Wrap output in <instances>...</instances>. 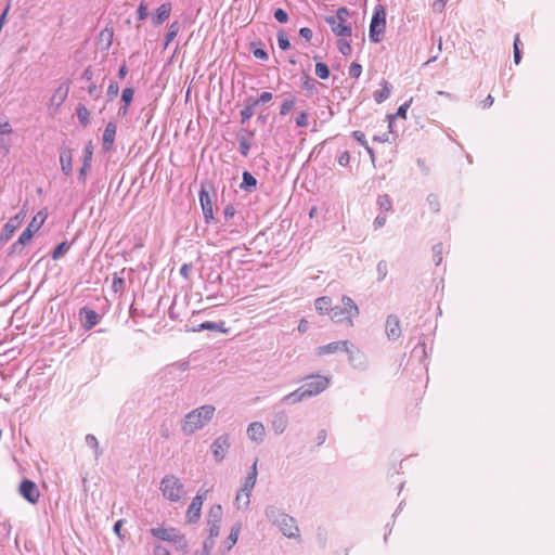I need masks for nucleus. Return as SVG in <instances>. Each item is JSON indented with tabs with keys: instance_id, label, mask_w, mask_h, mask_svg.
I'll list each match as a JSON object with an SVG mask.
<instances>
[{
	"instance_id": "obj_1",
	"label": "nucleus",
	"mask_w": 555,
	"mask_h": 555,
	"mask_svg": "<svg viewBox=\"0 0 555 555\" xmlns=\"http://www.w3.org/2000/svg\"><path fill=\"white\" fill-rule=\"evenodd\" d=\"M216 408L211 404H205L189 412L181 422V431L185 436H191L197 430L204 428L214 417Z\"/></svg>"
},
{
	"instance_id": "obj_2",
	"label": "nucleus",
	"mask_w": 555,
	"mask_h": 555,
	"mask_svg": "<svg viewBox=\"0 0 555 555\" xmlns=\"http://www.w3.org/2000/svg\"><path fill=\"white\" fill-rule=\"evenodd\" d=\"M159 490L170 502H179L185 493L184 485L175 475H166L160 481Z\"/></svg>"
},
{
	"instance_id": "obj_3",
	"label": "nucleus",
	"mask_w": 555,
	"mask_h": 555,
	"mask_svg": "<svg viewBox=\"0 0 555 555\" xmlns=\"http://www.w3.org/2000/svg\"><path fill=\"white\" fill-rule=\"evenodd\" d=\"M349 10L345 7L336 11V15L327 16L326 23L331 26L332 31L338 37H349L352 34L351 26L346 24L349 17Z\"/></svg>"
},
{
	"instance_id": "obj_4",
	"label": "nucleus",
	"mask_w": 555,
	"mask_h": 555,
	"mask_svg": "<svg viewBox=\"0 0 555 555\" xmlns=\"http://www.w3.org/2000/svg\"><path fill=\"white\" fill-rule=\"evenodd\" d=\"M341 301L344 307H334L331 309V319L334 322H343L344 320H347L348 324L352 326V318L359 314V308L348 296H343Z\"/></svg>"
},
{
	"instance_id": "obj_5",
	"label": "nucleus",
	"mask_w": 555,
	"mask_h": 555,
	"mask_svg": "<svg viewBox=\"0 0 555 555\" xmlns=\"http://www.w3.org/2000/svg\"><path fill=\"white\" fill-rule=\"evenodd\" d=\"M386 28V12L383 5L375 7L374 14L370 24V39L373 42H379Z\"/></svg>"
},
{
	"instance_id": "obj_6",
	"label": "nucleus",
	"mask_w": 555,
	"mask_h": 555,
	"mask_svg": "<svg viewBox=\"0 0 555 555\" xmlns=\"http://www.w3.org/2000/svg\"><path fill=\"white\" fill-rule=\"evenodd\" d=\"M151 533L153 537H155L159 540L173 542L181 547L186 546L184 537L181 535L179 533V531L175 528H164V527L152 528Z\"/></svg>"
},
{
	"instance_id": "obj_7",
	"label": "nucleus",
	"mask_w": 555,
	"mask_h": 555,
	"mask_svg": "<svg viewBox=\"0 0 555 555\" xmlns=\"http://www.w3.org/2000/svg\"><path fill=\"white\" fill-rule=\"evenodd\" d=\"M309 378L311 380L301 386V389L305 390L307 398L321 393L330 385V378L325 376L312 375Z\"/></svg>"
},
{
	"instance_id": "obj_8",
	"label": "nucleus",
	"mask_w": 555,
	"mask_h": 555,
	"mask_svg": "<svg viewBox=\"0 0 555 555\" xmlns=\"http://www.w3.org/2000/svg\"><path fill=\"white\" fill-rule=\"evenodd\" d=\"M207 493H208L207 489H199L197 494L193 498V500L186 511V518H188L189 522L195 524L198 521V519L201 517L202 506H203L204 500L207 496Z\"/></svg>"
},
{
	"instance_id": "obj_9",
	"label": "nucleus",
	"mask_w": 555,
	"mask_h": 555,
	"mask_svg": "<svg viewBox=\"0 0 555 555\" xmlns=\"http://www.w3.org/2000/svg\"><path fill=\"white\" fill-rule=\"evenodd\" d=\"M25 217H26V212L24 210H21L17 215H15L14 217L9 219V221L3 225L1 233H0V243L1 244H4L9 240H11L15 230L17 228H20V225L24 221Z\"/></svg>"
},
{
	"instance_id": "obj_10",
	"label": "nucleus",
	"mask_w": 555,
	"mask_h": 555,
	"mask_svg": "<svg viewBox=\"0 0 555 555\" xmlns=\"http://www.w3.org/2000/svg\"><path fill=\"white\" fill-rule=\"evenodd\" d=\"M47 216L39 211L29 222L27 228L22 232L18 237V243H28L33 238L34 234L37 233L42 224L44 223Z\"/></svg>"
},
{
	"instance_id": "obj_11",
	"label": "nucleus",
	"mask_w": 555,
	"mask_h": 555,
	"mask_svg": "<svg viewBox=\"0 0 555 555\" xmlns=\"http://www.w3.org/2000/svg\"><path fill=\"white\" fill-rule=\"evenodd\" d=\"M20 494L31 504H36L40 498L37 485L29 479H25L21 482Z\"/></svg>"
},
{
	"instance_id": "obj_12",
	"label": "nucleus",
	"mask_w": 555,
	"mask_h": 555,
	"mask_svg": "<svg viewBox=\"0 0 555 555\" xmlns=\"http://www.w3.org/2000/svg\"><path fill=\"white\" fill-rule=\"evenodd\" d=\"M230 448V438L228 435H221L216 438L211 444L212 455L216 462H221Z\"/></svg>"
},
{
	"instance_id": "obj_13",
	"label": "nucleus",
	"mask_w": 555,
	"mask_h": 555,
	"mask_svg": "<svg viewBox=\"0 0 555 555\" xmlns=\"http://www.w3.org/2000/svg\"><path fill=\"white\" fill-rule=\"evenodd\" d=\"M280 528L281 532L287 538H297L299 534V529L296 525V521L289 515L283 516L281 520L276 524Z\"/></svg>"
},
{
	"instance_id": "obj_14",
	"label": "nucleus",
	"mask_w": 555,
	"mask_h": 555,
	"mask_svg": "<svg viewBox=\"0 0 555 555\" xmlns=\"http://www.w3.org/2000/svg\"><path fill=\"white\" fill-rule=\"evenodd\" d=\"M350 346L351 344L348 340L333 341L327 345L318 347L315 352L318 356L335 353L340 350L350 352Z\"/></svg>"
},
{
	"instance_id": "obj_15",
	"label": "nucleus",
	"mask_w": 555,
	"mask_h": 555,
	"mask_svg": "<svg viewBox=\"0 0 555 555\" xmlns=\"http://www.w3.org/2000/svg\"><path fill=\"white\" fill-rule=\"evenodd\" d=\"M79 315L82 321V326L86 330H91L100 322L101 319L100 314L96 311L88 307L81 308L79 311Z\"/></svg>"
},
{
	"instance_id": "obj_16",
	"label": "nucleus",
	"mask_w": 555,
	"mask_h": 555,
	"mask_svg": "<svg viewBox=\"0 0 555 555\" xmlns=\"http://www.w3.org/2000/svg\"><path fill=\"white\" fill-rule=\"evenodd\" d=\"M171 11L172 5L169 2L159 5L151 16L153 25L160 26L164 22H166L169 18Z\"/></svg>"
},
{
	"instance_id": "obj_17",
	"label": "nucleus",
	"mask_w": 555,
	"mask_h": 555,
	"mask_svg": "<svg viewBox=\"0 0 555 555\" xmlns=\"http://www.w3.org/2000/svg\"><path fill=\"white\" fill-rule=\"evenodd\" d=\"M385 331L388 339L396 340L401 336L400 321L396 315H388L385 324Z\"/></svg>"
},
{
	"instance_id": "obj_18",
	"label": "nucleus",
	"mask_w": 555,
	"mask_h": 555,
	"mask_svg": "<svg viewBox=\"0 0 555 555\" xmlns=\"http://www.w3.org/2000/svg\"><path fill=\"white\" fill-rule=\"evenodd\" d=\"M93 157V145L92 142H89L85 147L83 162L82 166L79 170V180L86 182L87 173L91 168Z\"/></svg>"
},
{
	"instance_id": "obj_19",
	"label": "nucleus",
	"mask_w": 555,
	"mask_h": 555,
	"mask_svg": "<svg viewBox=\"0 0 555 555\" xmlns=\"http://www.w3.org/2000/svg\"><path fill=\"white\" fill-rule=\"evenodd\" d=\"M68 94V87L61 85L50 99L49 109L54 113L66 100Z\"/></svg>"
},
{
	"instance_id": "obj_20",
	"label": "nucleus",
	"mask_w": 555,
	"mask_h": 555,
	"mask_svg": "<svg viewBox=\"0 0 555 555\" xmlns=\"http://www.w3.org/2000/svg\"><path fill=\"white\" fill-rule=\"evenodd\" d=\"M117 126L115 122H108L105 127L103 133V150L108 152L112 150L115 137H116Z\"/></svg>"
},
{
	"instance_id": "obj_21",
	"label": "nucleus",
	"mask_w": 555,
	"mask_h": 555,
	"mask_svg": "<svg viewBox=\"0 0 555 555\" xmlns=\"http://www.w3.org/2000/svg\"><path fill=\"white\" fill-rule=\"evenodd\" d=\"M259 104V101H256V98L248 96L245 100L244 107L241 111V122L245 124L247 120H249L254 114H255V107Z\"/></svg>"
},
{
	"instance_id": "obj_22",
	"label": "nucleus",
	"mask_w": 555,
	"mask_h": 555,
	"mask_svg": "<svg viewBox=\"0 0 555 555\" xmlns=\"http://www.w3.org/2000/svg\"><path fill=\"white\" fill-rule=\"evenodd\" d=\"M247 436L250 440L260 442L263 440L264 426L260 422H254L248 425Z\"/></svg>"
},
{
	"instance_id": "obj_23",
	"label": "nucleus",
	"mask_w": 555,
	"mask_h": 555,
	"mask_svg": "<svg viewBox=\"0 0 555 555\" xmlns=\"http://www.w3.org/2000/svg\"><path fill=\"white\" fill-rule=\"evenodd\" d=\"M199 202H201L203 214H204L206 220L211 219L214 217L212 216V204H211L209 194L204 189V186H202V189L199 191Z\"/></svg>"
},
{
	"instance_id": "obj_24",
	"label": "nucleus",
	"mask_w": 555,
	"mask_h": 555,
	"mask_svg": "<svg viewBox=\"0 0 555 555\" xmlns=\"http://www.w3.org/2000/svg\"><path fill=\"white\" fill-rule=\"evenodd\" d=\"M272 429L276 434H283L288 425V418L284 412H279L273 415L272 418Z\"/></svg>"
},
{
	"instance_id": "obj_25",
	"label": "nucleus",
	"mask_w": 555,
	"mask_h": 555,
	"mask_svg": "<svg viewBox=\"0 0 555 555\" xmlns=\"http://www.w3.org/2000/svg\"><path fill=\"white\" fill-rule=\"evenodd\" d=\"M257 463H258V460L256 459L254 464L251 465L250 472L248 473V475L244 481V485L242 487V492L246 491V492L250 493L253 488L255 487L256 481H257V475H258Z\"/></svg>"
},
{
	"instance_id": "obj_26",
	"label": "nucleus",
	"mask_w": 555,
	"mask_h": 555,
	"mask_svg": "<svg viewBox=\"0 0 555 555\" xmlns=\"http://www.w3.org/2000/svg\"><path fill=\"white\" fill-rule=\"evenodd\" d=\"M62 171L64 175L69 176L73 171V158L70 150H63L60 155Z\"/></svg>"
},
{
	"instance_id": "obj_27",
	"label": "nucleus",
	"mask_w": 555,
	"mask_h": 555,
	"mask_svg": "<svg viewBox=\"0 0 555 555\" xmlns=\"http://www.w3.org/2000/svg\"><path fill=\"white\" fill-rule=\"evenodd\" d=\"M209 537L204 543L206 550H211L215 545V539L219 535L220 522H207Z\"/></svg>"
},
{
	"instance_id": "obj_28",
	"label": "nucleus",
	"mask_w": 555,
	"mask_h": 555,
	"mask_svg": "<svg viewBox=\"0 0 555 555\" xmlns=\"http://www.w3.org/2000/svg\"><path fill=\"white\" fill-rule=\"evenodd\" d=\"M253 137L251 132H244L237 134V140L240 143V153L246 157L248 156L249 149H250V138Z\"/></svg>"
},
{
	"instance_id": "obj_29",
	"label": "nucleus",
	"mask_w": 555,
	"mask_h": 555,
	"mask_svg": "<svg viewBox=\"0 0 555 555\" xmlns=\"http://www.w3.org/2000/svg\"><path fill=\"white\" fill-rule=\"evenodd\" d=\"M306 398H307V396L305 393V390H302L301 387H299L295 391L284 396L281 399V403H283V404H286V403H298V402L305 400Z\"/></svg>"
},
{
	"instance_id": "obj_30",
	"label": "nucleus",
	"mask_w": 555,
	"mask_h": 555,
	"mask_svg": "<svg viewBox=\"0 0 555 555\" xmlns=\"http://www.w3.org/2000/svg\"><path fill=\"white\" fill-rule=\"evenodd\" d=\"M264 514H266V517L275 526L281 520V518H283V516L286 515L280 508L272 506V505H270L266 508Z\"/></svg>"
},
{
	"instance_id": "obj_31",
	"label": "nucleus",
	"mask_w": 555,
	"mask_h": 555,
	"mask_svg": "<svg viewBox=\"0 0 555 555\" xmlns=\"http://www.w3.org/2000/svg\"><path fill=\"white\" fill-rule=\"evenodd\" d=\"M391 88L388 81L383 80L382 89L374 92V100L377 103H383L390 96Z\"/></svg>"
},
{
	"instance_id": "obj_32",
	"label": "nucleus",
	"mask_w": 555,
	"mask_h": 555,
	"mask_svg": "<svg viewBox=\"0 0 555 555\" xmlns=\"http://www.w3.org/2000/svg\"><path fill=\"white\" fill-rule=\"evenodd\" d=\"M222 507L219 504L212 505L209 508L208 516H207V522H221L222 519Z\"/></svg>"
},
{
	"instance_id": "obj_33",
	"label": "nucleus",
	"mask_w": 555,
	"mask_h": 555,
	"mask_svg": "<svg viewBox=\"0 0 555 555\" xmlns=\"http://www.w3.org/2000/svg\"><path fill=\"white\" fill-rule=\"evenodd\" d=\"M180 30V24L179 22L175 21L172 22L169 27H168V31L166 34V40H165V44H164V48L166 49L169 43L177 37L178 33Z\"/></svg>"
},
{
	"instance_id": "obj_34",
	"label": "nucleus",
	"mask_w": 555,
	"mask_h": 555,
	"mask_svg": "<svg viewBox=\"0 0 555 555\" xmlns=\"http://www.w3.org/2000/svg\"><path fill=\"white\" fill-rule=\"evenodd\" d=\"M331 305H332V300L328 297H320L315 300V309L320 313H325V312L331 313V309H332Z\"/></svg>"
},
{
	"instance_id": "obj_35",
	"label": "nucleus",
	"mask_w": 555,
	"mask_h": 555,
	"mask_svg": "<svg viewBox=\"0 0 555 555\" xmlns=\"http://www.w3.org/2000/svg\"><path fill=\"white\" fill-rule=\"evenodd\" d=\"M240 531H241V524H236L232 527L231 532L228 537L227 551L231 550L234 546V544L237 542Z\"/></svg>"
},
{
	"instance_id": "obj_36",
	"label": "nucleus",
	"mask_w": 555,
	"mask_h": 555,
	"mask_svg": "<svg viewBox=\"0 0 555 555\" xmlns=\"http://www.w3.org/2000/svg\"><path fill=\"white\" fill-rule=\"evenodd\" d=\"M11 138L10 135L0 134V155L7 156L11 149Z\"/></svg>"
},
{
	"instance_id": "obj_37",
	"label": "nucleus",
	"mask_w": 555,
	"mask_h": 555,
	"mask_svg": "<svg viewBox=\"0 0 555 555\" xmlns=\"http://www.w3.org/2000/svg\"><path fill=\"white\" fill-rule=\"evenodd\" d=\"M257 184L256 178L248 171L243 172V183L242 188L245 190H249L250 188H255Z\"/></svg>"
},
{
	"instance_id": "obj_38",
	"label": "nucleus",
	"mask_w": 555,
	"mask_h": 555,
	"mask_svg": "<svg viewBox=\"0 0 555 555\" xmlns=\"http://www.w3.org/2000/svg\"><path fill=\"white\" fill-rule=\"evenodd\" d=\"M77 117L83 126H87L89 124V117H90V113H89L88 108L83 105H79L77 107Z\"/></svg>"
},
{
	"instance_id": "obj_39",
	"label": "nucleus",
	"mask_w": 555,
	"mask_h": 555,
	"mask_svg": "<svg viewBox=\"0 0 555 555\" xmlns=\"http://www.w3.org/2000/svg\"><path fill=\"white\" fill-rule=\"evenodd\" d=\"M315 75L321 79H327L330 77V69L325 63L315 64Z\"/></svg>"
},
{
	"instance_id": "obj_40",
	"label": "nucleus",
	"mask_w": 555,
	"mask_h": 555,
	"mask_svg": "<svg viewBox=\"0 0 555 555\" xmlns=\"http://www.w3.org/2000/svg\"><path fill=\"white\" fill-rule=\"evenodd\" d=\"M377 205L384 211L391 210L392 204L390 197L387 194L379 195L377 198Z\"/></svg>"
},
{
	"instance_id": "obj_41",
	"label": "nucleus",
	"mask_w": 555,
	"mask_h": 555,
	"mask_svg": "<svg viewBox=\"0 0 555 555\" xmlns=\"http://www.w3.org/2000/svg\"><path fill=\"white\" fill-rule=\"evenodd\" d=\"M249 498H250V493H248L246 491L242 492V489H241L235 498V501L237 503V508H241V503L243 504L244 507H247L250 502Z\"/></svg>"
},
{
	"instance_id": "obj_42",
	"label": "nucleus",
	"mask_w": 555,
	"mask_h": 555,
	"mask_svg": "<svg viewBox=\"0 0 555 555\" xmlns=\"http://www.w3.org/2000/svg\"><path fill=\"white\" fill-rule=\"evenodd\" d=\"M69 244L67 242H62L61 244H59L55 249L53 250L52 253V258L54 260L61 258L65 253L68 251L69 249Z\"/></svg>"
},
{
	"instance_id": "obj_43",
	"label": "nucleus",
	"mask_w": 555,
	"mask_h": 555,
	"mask_svg": "<svg viewBox=\"0 0 555 555\" xmlns=\"http://www.w3.org/2000/svg\"><path fill=\"white\" fill-rule=\"evenodd\" d=\"M294 105H295L294 98L286 99L280 107V115H282V116L287 115L294 108Z\"/></svg>"
},
{
	"instance_id": "obj_44",
	"label": "nucleus",
	"mask_w": 555,
	"mask_h": 555,
	"mask_svg": "<svg viewBox=\"0 0 555 555\" xmlns=\"http://www.w3.org/2000/svg\"><path fill=\"white\" fill-rule=\"evenodd\" d=\"M85 440H86L87 446L94 450L95 456L99 457L101 452H100L99 442H98V439L95 438V436L89 434L86 436Z\"/></svg>"
},
{
	"instance_id": "obj_45",
	"label": "nucleus",
	"mask_w": 555,
	"mask_h": 555,
	"mask_svg": "<svg viewBox=\"0 0 555 555\" xmlns=\"http://www.w3.org/2000/svg\"><path fill=\"white\" fill-rule=\"evenodd\" d=\"M278 44H279V48L282 50H287L291 48V42L288 40V37L283 30H281L278 34Z\"/></svg>"
},
{
	"instance_id": "obj_46",
	"label": "nucleus",
	"mask_w": 555,
	"mask_h": 555,
	"mask_svg": "<svg viewBox=\"0 0 555 555\" xmlns=\"http://www.w3.org/2000/svg\"><path fill=\"white\" fill-rule=\"evenodd\" d=\"M112 287H113L115 293L124 292V289H125V281H124V279L118 276V274L115 273L114 276H113Z\"/></svg>"
},
{
	"instance_id": "obj_47",
	"label": "nucleus",
	"mask_w": 555,
	"mask_h": 555,
	"mask_svg": "<svg viewBox=\"0 0 555 555\" xmlns=\"http://www.w3.org/2000/svg\"><path fill=\"white\" fill-rule=\"evenodd\" d=\"M442 251H443V246L441 243L433 246L434 261H435L436 266H439L442 261Z\"/></svg>"
},
{
	"instance_id": "obj_48",
	"label": "nucleus",
	"mask_w": 555,
	"mask_h": 555,
	"mask_svg": "<svg viewBox=\"0 0 555 555\" xmlns=\"http://www.w3.org/2000/svg\"><path fill=\"white\" fill-rule=\"evenodd\" d=\"M337 46H338V50L341 54H344V55L351 54L352 48H351L349 41H347L345 39H340V40H338Z\"/></svg>"
},
{
	"instance_id": "obj_49",
	"label": "nucleus",
	"mask_w": 555,
	"mask_h": 555,
	"mask_svg": "<svg viewBox=\"0 0 555 555\" xmlns=\"http://www.w3.org/2000/svg\"><path fill=\"white\" fill-rule=\"evenodd\" d=\"M413 99L411 98L409 101L404 102L402 105L399 106L397 113L395 116H392V118L395 117H401L403 119L406 118V112L412 103Z\"/></svg>"
},
{
	"instance_id": "obj_50",
	"label": "nucleus",
	"mask_w": 555,
	"mask_h": 555,
	"mask_svg": "<svg viewBox=\"0 0 555 555\" xmlns=\"http://www.w3.org/2000/svg\"><path fill=\"white\" fill-rule=\"evenodd\" d=\"M134 90L132 88H126L122 90L121 100L126 105H130L133 100Z\"/></svg>"
},
{
	"instance_id": "obj_51",
	"label": "nucleus",
	"mask_w": 555,
	"mask_h": 555,
	"mask_svg": "<svg viewBox=\"0 0 555 555\" xmlns=\"http://www.w3.org/2000/svg\"><path fill=\"white\" fill-rule=\"evenodd\" d=\"M362 73V66L356 62L351 63L349 66V76L352 78H359Z\"/></svg>"
},
{
	"instance_id": "obj_52",
	"label": "nucleus",
	"mask_w": 555,
	"mask_h": 555,
	"mask_svg": "<svg viewBox=\"0 0 555 555\" xmlns=\"http://www.w3.org/2000/svg\"><path fill=\"white\" fill-rule=\"evenodd\" d=\"M519 36L517 35L514 40V62L515 64H519L521 61V52L519 49Z\"/></svg>"
},
{
	"instance_id": "obj_53",
	"label": "nucleus",
	"mask_w": 555,
	"mask_h": 555,
	"mask_svg": "<svg viewBox=\"0 0 555 555\" xmlns=\"http://www.w3.org/2000/svg\"><path fill=\"white\" fill-rule=\"evenodd\" d=\"M119 93V86L117 82L112 81L107 88V96L109 100L115 99Z\"/></svg>"
},
{
	"instance_id": "obj_54",
	"label": "nucleus",
	"mask_w": 555,
	"mask_h": 555,
	"mask_svg": "<svg viewBox=\"0 0 555 555\" xmlns=\"http://www.w3.org/2000/svg\"><path fill=\"white\" fill-rule=\"evenodd\" d=\"M137 15L139 21H144L147 17V4L144 1L139 4Z\"/></svg>"
},
{
	"instance_id": "obj_55",
	"label": "nucleus",
	"mask_w": 555,
	"mask_h": 555,
	"mask_svg": "<svg viewBox=\"0 0 555 555\" xmlns=\"http://www.w3.org/2000/svg\"><path fill=\"white\" fill-rule=\"evenodd\" d=\"M427 202L429 204V207L433 211L437 212L440 210V204H439V201H438V197L434 194H430L428 197H427Z\"/></svg>"
},
{
	"instance_id": "obj_56",
	"label": "nucleus",
	"mask_w": 555,
	"mask_h": 555,
	"mask_svg": "<svg viewBox=\"0 0 555 555\" xmlns=\"http://www.w3.org/2000/svg\"><path fill=\"white\" fill-rule=\"evenodd\" d=\"M223 323L216 322H205L199 325L201 330H212V331H221Z\"/></svg>"
},
{
	"instance_id": "obj_57",
	"label": "nucleus",
	"mask_w": 555,
	"mask_h": 555,
	"mask_svg": "<svg viewBox=\"0 0 555 555\" xmlns=\"http://www.w3.org/2000/svg\"><path fill=\"white\" fill-rule=\"evenodd\" d=\"M352 135H353V138H354L359 143H361L362 145L366 146V149H367V151H369L370 153H372V152H373V151H372V149H370V147L366 145V144H367V142H366V140H365V135H364V133H363L362 131H359V130L353 131V132H352Z\"/></svg>"
},
{
	"instance_id": "obj_58",
	"label": "nucleus",
	"mask_w": 555,
	"mask_h": 555,
	"mask_svg": "<svg viewBox=\"0 0 555 555\" xmlns=\"http://www.w3.org/2000/svg\"><path fill=\"white\" fill-rule=\"evenodd\" d=\"M353 346L351 345L350 346V352H347L348 353V359H349V362L351 364H354L356 361L358 360V358H362V353L360 352V350L358 349H353L352 348Z\"/></svg>"
},
{
	"instance_id": "obj_59",
	"label": "nucleus",
	"mask_w": 555,
	"mask_h": 555,
	"mask_svg": "<svg viewBox=\"0 0 555 555\" xmlns=\"http://www.w3.org/2000/svg\"><path fill=\"white\" fill-rule=\"evenodd\" d=\"M297 127H307L308 126V114L306 112H301L296 118Z\"/></svg>"
},
{
	"instance_id": "obj_60",
	"label": "nucleus",
	"mask_w": 555,
	"mask_h": 555,
	"mask_svg": "<svg viewBox=\"0 0 555 555\" xmlns=\"http://www.w3.org/2000/svg\"><path fill=\"white\" fill-rule=\"evenodd\" d=\"M274 17L280 23H286L288 21V15L283 9L275 10Z\"/></svg>"
},
{
	"instance_id": "obj_61",
	"label": "nucleus",
	"mask_w": 555,
	"mask_h": 555,
	"mask_svg": "<svg viewBox=\"0 0 555 555\" xmlns=\"http://www.w3.org/2000/svg\"><path fill=\"white\" fill-rule=\"evenodd\" d=\"M448 0H436L433 3V10L435 12L441 13L447 4Z\"/></svg>"
},
{
	"instance_id": "obj_62",
	"label": "nucleus",
	"mask_w": 555,
	"mask_h": 555,
	"mask_svg": "<svg viewBox=\"0 0 555 555\" xmlns=\"http://www.w3.org/2000/svg\"><path fill=\"white\" fill-rule=\"evenodd\" d=\"M12 131V127L8 121L0 124V134L10 135Z\"/></svg>"
},
{
	"instance_id": "obj_63",
	"label": "nucleus",
	"mask_w": 555,
	"mask_h": 555,
	"mask_svg": "<svg viewBox=\"0 0 555 555\" xmlns=\"http://www.w3.org/2000/svg\"><path fill=\"white\" fill-rule=\"evenodd\" d=\"M299 35H300L302 38H305L307 41H310V40H311V38H312L313 33H312V30H311L310 28H308V27H302V28H300V30H299Z\"/></svg>"
},
{
	"instance_id": "obj_64",
	"label": "nucleus",
	"mask_w": 555,
	"mask_h": 555,
	"mask_svg": "<svg viewBox=\"0 0 555 555\" xmlns=\"http://www.w3.org/2000/svg\"><path fill=\"white\" fill-rule=\"evenodd\" d=\"M154 555H170V552L165 546L157 544L154 547Z\"/></svg>"
}]
</instances>
